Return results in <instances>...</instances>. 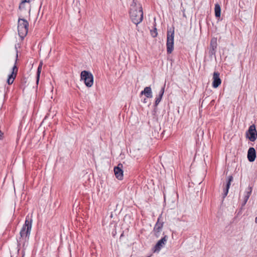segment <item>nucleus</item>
<instances>
[{"instance_id": "1", "label": "nucleus", "mask_w": 257, "mask_h": 257, "mask_svg": "<svg viewBox=\"0 0 257 257\" xmlns=\"http://www.w3.org/2000/svg\"><path fill=\"white\" fill-rule=\"evenodd\" d=\"M129 14L132 21L134 24L136 25L140 24L143 19V12L142 5L137 1L134 0L130 6Z\"/></svg>"}, {"instance_id": "2", "label": "nucleus", "mask_w": 257, "mask_h": 257, "mask_svg": "<svg viewBox=\"0 0 257 257\" xmlns=\"http://www.w3.org/2000/svg\"><path fill=\"white\" fill-rule=\"evenodd\" d=\"M32 219L29 218V216L26 217V219L20 232L21 238L25 240L29 237L32 229Z\"/></svg>"}, {"instance_id": "3", "label": "nucleus", "mask_w": 257, "mask_h": 257, "mask_svg": "<svg viewBox=\"0 0 257 257\" xmlns=\"http://www.w3.org/2000/svg\"><path fill=\"white\" fill-rule=\"evenodd\" d=\"M29 23L24 19H19L18 24V31L20 37L24 38L27 34L28 31Z\"/></svg>"}, {"instance_id": "4", "label": "nucleus", "mask_w": 257, "mask_h": 257, "mask_svg": "<svg viewBox=\"0 0 257 257\" xmlns=\"http://www.w3.org/2000/svg\"><path fill=\"white\" fill-rule=\"evenodd\" d=\"M80 78L87 87H91L93 85V76L91 72L86 70L82 71L81 72Z\"/></svg>"}, {"instance_id": "5", "label": "nucleus", "mask_w": 257, "mask_h": 257, "mask_svg": "<svg viewBox=\"0 0 257 257\" xmlns=\"http://www.w3.org/2000/svg\"><path fill=\"white\" fill-rule=\"evenodd\" d=\"M174 30L170 29L167 32V51L168 53H171L174 49Z\"/></svg>"}, {"instance_id": "6", "label": "nucleus", "mask_w": 257, "mask_h": 257, "mask_svg": "<svg viewBox=\"0 0 257 257\" xmlns=\"http://www.w3.org/2000/svg\"><path fill=\"white\" fill-rule=\"evenodd\" d=\"M18 51H17V54H16V56L15 64H14V66L13 67L12 72H11V74H10L8 76V78L7 79V83L9 85L12 84L13 83L15 78L16 77L17 74L18 68H17V67L16 66V63H17V62L18 60Z\"/></svg>"}, {"instance_id": "7", "label": "nucleus", "mask_w": 257, "mask_h": 257, "mask_svg": "<svg viewBox=\"0 0 257 257\" xmlns=\"http://www.w3.org/2000/svg\"><path fill=\"white\" fill-rule=\"evenodd\" d=\"M246 137L251 142H254L257 138V133L254 124L250 125L246 133Z\"/></svg>"}, {"instance_id": "8", "label": "nucleus", "mask_w": 257, "mask_h": 257, "mask_svg": "<svg viewBox=\"0 0 257 257\" xmlns=\"http://www.w3.org/2000/svg\"><path fill=\"white\" fill-rule=\"evenodd\" d=\"M168 239L167 236L165 235L159 240L153 248L154 252H159L161 249L165 245Z\"/></svg>"}, {"instance_id": "9", "label": "nucleus", "mask_w": 257, "mask_h": 257, "mask_svg": "<svg viewBox=\"0 0 257 257\" xmlns=\"http://www.w3.org/2000/svg\"><path fill=\"white\" fill-rule=\"evenodd\" d=\"M122 164H118L116 167L114 168V173L115 177L118 180H121L123 179Z\"/></svg>"}, {"instance_id": "10", "label": "nucleus", "mask_w": 257, "mask_h": 257, "mask_svg": "<svg viewBox=\"0 0 257 257\" xmlns=\"http://www.w3.org/2000/svg\"><path fill=\"white\" fill-rule=\"evenodd\" d=\"M221 80L219 77V73L214 72L213 75L212 86L214 88L218 87L221 84Z\"/></svg>"}, {"instance_id": "11", "label": "nucleus", "mask_w": 257, "mask_h": 257, "mask_svg": "<svg viewBox=\"0 0 257 257\" xmlns=\"http://www.w3.org/2000/svg\"><path fill=\"white\" fill-rule=\"evenodd\" d=\"M163 226V223L162 222H160V217L158 219V221L155 224V226L154 228V231L155 233V235L157 237H159L160 236V233L162 230V228Z\"/></svg>"}, {"instance_id": "12", "label": "nucleus", "mask_w": 257, "mask_h": 257, "mask_svg": "<svg viewBox=\"0 0 257 257\" xmlns=\"http://www.w3.org/2000/svg\"><path fill=\"white\" fill-rule=\"evenodd\" d=\"M22 2L19 6V9L21 11H27L30 12V0H21Z\"/></svg>"}, {"instance_id": "13", "label": "nucleus", "mask_w": 257, "mask_h": 257, "mask_svg": "<svg viewBox=\"0 0 257 257\" xmlns=\"http://www.w3.org/2000/svg\"><path fill=\"white\" fill-rule=\"evenodd\" d=\"M256 158L255 150L253 148H249L247 151V159L250 162H253Z\"/></svg>"}, {"instance_id": "14", "label": "nucleus", "mask_w": 257, "mask_h": 257, "mask_svg": "<svg viewBox=\"0 0 257 257\" xmlns=\"http://www.w3.org/2000/svg\"><path fill=\"white\" fill-rule=\"evenodd\" d=\"M233 181V177L232 176H229L228 177L227 182L225 185V186L223 189V198H225L228 192V190L230 186L231 182Z\"/></svg>"}, {"instance_id": "15", "label": "nucleus", "mask_w": 257, "mask_h": 257, "mask_svg": "<svg viewBox=\"0 0 257 257\" xmlns=\"http://www.w3.org/2000/svg\"><path fill=\"white\" fill-rule=\"evenodd\" d=\"M141 95H144L148 98L153 97L152 91L150 87H146L144 90L141 92Z\"/></svg>"}, {"instance_id": "16", "label": "nucleus", "mask_w": 257, "mask_h": 257, "mask_svg": "<svg viewBox=\"0 0 257 257\" xmlns=\"http://www.w3.org/2000/svg\"><path fill=\"white\" fill-rule=\"evenodd\" d=\"M252 190L251 187H248L246 191L244 192V195L243 197V202L242 203V205H244L246 204L247 202L248 198L250 197V195L251 194Z\"/></svg>"}, {"instance_id": "17", "label": "nucleus", "mask_w": 257, "mask_h": 257, "mask_svg": "<svg viewBox=\"0 0 257 257\" xmlns=\"http://www.w3.org/2000/svg\"><path fill=\"white\" fill-rule=\"evenodd\" d=\"M215 16L216 18H220L221 15V8L218 4L215 5Z\"/></svg>"}, {"instance_id": "18", "label": "nucleus", "mask_w": 257, "mask_h": 257, "mask_svg": "<svg viewBox=\"0 0 257 257\" xmlns=\"http://www.w3.org/2000/svg\"><path fill=\"white\" fill-rule=\"evenodd\" d=\"M43 63L42 62H41L39 64V65L38 66V69H37V81L36 83L38 84L39 81L40 79V76L41 72L42 67Z\"/></svg>"}, {"instance_id": "19", "label": "nucleus", "mask_w": 257, "mask_h": 257, "mask_svg": "<svg viewBox=\"0 0 257 257\" xmlns=\"http://www.w3.org/2000/svg\"><path fill=\"white\" fill-rule=\"evenodd\" d=\"M164 88H162L159 93V96L158 97H157L156 98L155 103L156 105L158 104L159 103V102H160V101L162 99V96L164 94Z\"/></svg>"}, {"instance_id": "20", "label": "nucleus", "mask_w": 257, "mask_h": 257, "mask_svg": "<svg viewBox=\"0 0 257 257\" xmlns=\"http://www.w3.org/2000/svg\"><path fill=\"white\" fill-rule=\"evenodd\" d=\"M210 46L212 49V50H214L217 47V42L216 39H212L211 40Z\"/></svg>"}, {"instance_id": "21", "label": "nucleus", "mask_w": 257, "mask_h": 257, "mask_svg": "<svg viewBox=\"0 0 257 257\" xmlns=\"http://www.w3.org/2000/svg\"><path fill=\"white\" fill-rule=\"evenodd\" d=\"M151 33L153 37H156L157 35V29L155 28L154 31H151Z\"/></svg>"}, {"instance_id": "22", "label": "nucleus", "mask_w": 257, "mask_h": 257, "mask_svg": "<svg viewBox=\"0 0 257 257\" xmlns=\"http://www.w3.org/2000/svg\"><path fill=\"white\" fill-rule=\"evenodd\" d=\"M169 200V196H167L166 195H164V200L166 202L167 200Z\"/></svg>"}, {"instance_id": "23", "label": "nucleus", "mask_w": 257, "mask_h": 257, "mask_svg": "<svg viewBox=\"0 0 257 257\" xmlns=\"http://www.w3.org/2000/svg\"><path fill=\"white\" fill-rule=\"evenodd\" d=\"M255 222L257 223V216L255 218Z\"/></svg>"}, {"instance_id": "24", "label": "nucleus", "mask_w": 257, "mask_h": 257, "mask_svg": "<svg viewBox=\"0 0 257 257\" xmlns=\"http://www.w3.org/2000/svg\"><path fill=\"white\" fill-rule=\"evenodd\" d=\"M3 133H2V132L0 131V138L2 137V135Z\"/></svg>"}]
</instances>
